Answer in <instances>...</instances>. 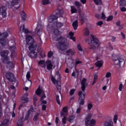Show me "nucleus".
<instances>
[{
    "label": "nucleus",
    "mask_w": 126,
    "mask_h": 126,
    "mask_svg": "<svg viewBox=\"0 0 126 126\" xmlns=\"http://www.w3.org/2000/svg\"><path fill=\"white\" fill-rule=\"evenodd\" d=\"M56 41L58 42L56 43V47L59 51L63 52L67 49V44H66V38L60 36L59 38H55Z\"/></svg>",
    "instance_id": "obj_1"
},
{
    "label": "nucleus",
    "mask_w": 126,
    "mask_h": 126,
    "mask_svg": "<svg viewBox=\"0 0 126 126\" xmlns=\"http://www.w3.org/2000/svg\"><path fill=\"white\" fill-rule=\"evenodd\" d=\"M91 40L89 42V49H90V50L95 51V49L98 48V47L100 46V41H99V39L96 38L94 35H91Z\"/></svg>",
    "instance_id": "obj_2"
},
{
    "label": "nucleus",
    "mask_w": 126,
    "mask_h": 126,
    "mask_svg": "<svg viewBox=\"0 0 126 126\" xmlns=\"http://www.w3.org/2000/svg\"><path fill=\"white\" fill-rule=\"evenodd\" d=\"M26 42L28 45H31L29 47L30 51H35L38 45L37 44H34V39H33L31 35H28L26 37Z\"/></svg>",
    "instance_id": "obj_3"
},
{
    "label": "nucleus",
    "mask_w": 126,
    "mask_h": 126,
    "mask_svg": "<svg viewBox=\"0 0 126 126\" xmlns=\"http://www.w3.org/2000/svg\"><path fill=\"white\" fill-rule=\"evenodd\" d=\"M114 64L116 65V68L124 67L125 65V60L121 57L113 59Z\"/></svg>",
    "instance_id": "obj_4"
},
{
    "label": "nucleus",
    "mask_w": 126,
    "mask_h": 126,
    "mask_svg": "<svg viewBox=\"0 0 126 126\" xmlns=\"http://www.w3.org/2000/svg\"><path fill=\"white\" fill-rule=\"evenodd\" d=\"M5 77L8 80L12 81V82H14L13 83V84L15 83V86H17L18 85V81H15V77H14V75H13L12 73H11L10 72L6 73Z\"/></svg>",
    "instance_id": "obj_5"
},
{
    "label": "nucleus",
    "mask_w": 126,
    "mask_h": 126,
    "mask_svg": "<svg viewBox=\"0 0 126 126\" xmlns=\"http://www.w3.org/2000/svg\"><path fill=\"white\" fill-rule=\"evenodd\" d=\"M7 37H8V33L7 32H5L1 34L0 33V43L2 46H5V45L8 43V40H4Z\"/></svg>",
    "instance_id": "obj_6"
},
{
    "label": "nucleus",
    "mask_w": 126,
    "mask_h": 126,
    "mask_svg": "<svg viewBox=\"0 0 126 126\" xmlns=\"http://www.w3.org/2000/svg\"><path fill=\"white\" fill-rule=\"evenodd\" d=\"M96 123L95 120H91V115H89L86 119L85 126H94Z\"/></svg>",
    "instance_id": "obj_7"
},
{
    "label": "nucleus",
    "mask_w": 126,
    "mask_h": 126,
    "mask_svg": "<svg viewBox=\"0 0 126 126\" xmlns=\"http://www.w3.org/2000/svg\"><path fill=\"white\" fill-rule=\"evenodd\" d=\"M79 103L80 105H84V100H85V93L80 91L78 92Z\"/></svg>",
    "instance_id": "obj_8"
},
{
    "label": "nucleus",
    "mask_w": 126,
    "mask_h": 126,
    "mask_svg": "<svg viewBox=\"0 0 126 126\" xmlns=\"http://www.w3.org/2000/svg\"><path fill=\"white\" fill-rule=\"evenodd\" d=\"M20 0H12L10 6L14 7L15 9H18L20 7Z\"/></svg>",
    "instance_id": "obj_9"
},
{
    "label": "nucleus",
    "mask_w": 126,
    "mask_h": 126,
    "mask_svg": "<svg viewBox=\"0 0 126 126\" xmlns=\"http://www.w3.org/2000/svg\"><path fill=\"white\" fill-rule=\"evenodd\" d=\"M35 93L38 95V96H41V94L40 101H43L44 98H46V94H45V93L44 92V91H43V90H41L39 88L36 91Z\"/></svg>",
    "instance_id": "obj_10"
},
{
    "label": "nucleus",
    "mask_w": 126,
    "mask_h": 126,
    "mask_svg": "<svg viewBox=\"0 0 126 126\" xmlns=\"http://www.w3.org/2000/svg\"><path fill=\"white\" fill-rule=\"evenodd\" d=\"M65 63L67 66H69L70 68H72V67H73V65H74V61L71 58H68L66 59Z\"/></svg>",
    "instance_id": "obj_11"
},
{
    "label": "nucleus",
    "mask_w": 126,
    "mask_h": 126,
    "mask_svg": "<svg viewBox=\"0 0 126 126\" xmlns=\"http://www.w3.org/2000/svg\"><path fill=\"white\" fill-rule=\"evenodd\" d=\"M0 14L3 18L6 16V6H2L0 8Z\"/></svg>",
    "instance_id": "obj_12"
},
{
    "label": "nucleus",
    "mask_w": 126,
    "mask_h": 126,
    "mask_svg": "<svg viewBox=\"0 0 126 126\" xmlns=\"http://www.w3.org/2000/svg\"><path fill=\"white\" fill-rule=\"evenodd\" d=\"M56 76L58 77V80H56L54 77H51V80L53 83H58V82L61 80V76H60V72L59 71L56 72Z\"/></svg>",
    "instance_id": "obj_13"
},
{
    "label": "nucleus",
    "mask_w": 126,
    "mask_h": 126,
    "mask_svg": "<svg viewBox=\"0 0 126 126\" xmlns=\"http://www.w3.org/2000/svg\"><path fill=\"white\" fill-rule=\"evenodd\" d=\"M81 89L83 92L85 90V88L87 85V83H86V79L83 78L81 81Z\"/></svg>",
    "instance_id": "obj_14"
},
{
    "label": "nucleus",
    "mask_w": 126,
    "mask_h": 126,
    "mask_svg": "<svg viewBox=\"0 0 126 126\" xmlns=\"http://www.w3.org/2000/svg\"><path fill=\"white\" fill-rule=\"evenodd\" d=\"M46 65L47 66V69L48 70H51L53 68V63H52V62L50 60L46 62Z\"/></svg>",
    "instance_id": "obj_15"
},
{
    "label": "nucleus",
    "mask_w": 126,
    "mask_h": 126,
    "mask_svg": "<svg viewBox=\"0 0 126 126\" xmlns=\"http://www.w3.org/2000/svg\"><path fill=\"white\" fill-rule=\"evenodd\" d=\"M66 53L68 54V56L70 55L71 56H74L76 54V51L74 49H70L66 51Z\"/></svg>",
    "instance_id": "obj_16"
},
{
    "label": "nucleus",
    "mask_w": 126,
    "mask_h": 126,
    "mask_svg": "<svg viewBox=\"0 0 126 126\" xmlns=\"http://www.w3.org/2000/svg\"><path fill=\"white\" fill-rule=\"evenodd\" d=\"M28 16L27 14H26L25 11H22L21 12V17L22 18V21H25V20L27 19Z\"/></svg>",
    "instance_id": "obj_17"
},
{
    "label": "nucleus",
    "mask_w": 126,
    "mask_h": 126,
    "mask_svg": "<svg viewBox=\"0 0 126 126\" xmlns=\"http://www.w3.org/2000/svg\"><path fill=\"white\" fill-rule=\"evenodd\" d=\"M114 123L112 120H109L105 121L103 124V126H114Z\"/></svg>",
    "instance_id": "obj_18"
},
{
    "label": "nucleus",
    "mask_w": 126,
    "mask_h": 126,
    "mask_svg": "<svg viewBox=\"0 0 126 126\" xmlns=\"http://www.w3.org/2000/svg\"><path fill=\"white\" fill-rule=\"evenodd\" d=\"M56 12L57 17H62L63 14V11L61 9H57Z\"/></svg>",
    "instance_id": "obj_19"
},
{
    "label": "nucleus",
    "mask_w": 126,
    "mask_h": 126,
    "mask_svg": "<svg viewBox=\"0 0 126 126\" xmlns=\"http://www.w3.org/2000/svg\"><path fill=\"white\" fill-rule=\"evenodd\" d=\"M80 17L81 18V22L82 24H83V23H84V22L87 20V18L84 14H80Z\"/></svg>",
    "instance_id": "obj_20"
},
{
    "label": "nucleus",
    "mask_w": 126,
    "mask_h": 126,
    "mask_svg": "<svg viewBox=\"0 0 126 126\" xmlns=\"http://www.w3.org/2000/svg\"><path fill=\"white\" fill-rule=\"evenodd\" d=\"M58 16H56L54 15H51L49 17V20H48V22L49 23H51L54 21V20H56L58 19Z\"/></svg>",
    "instance_id": "obj_21"
},
{
    "label": "nucleus",
    "mask_w": 126,
    "mask_h": 126,
    "mask_svg": "<svg viewBox=\"0 0 126 126\" xmlns=\"http://www.w3.org/2000/svg\"><path fill=\"white\" fill-rule=\"evenodd\" d=\"M42 29H43V27H41V26L40 25L37 26V27L35 29V32H36L37 34L39 36H41V32H40V30Z\"/></svg>",
    "instance_id": "obj_22"
},
{
    "label": "nucleus",
    "mask_w": 126,
    "mask_h": 126,
    "mask_svg": "<svg viewBox=\"0 0 126 126\" xmlns=\"http://www.w3.org/2000/svg\"><path fill=\"white\" fill-rule=\"evenodd\" d=\"M0 55L1 57H3V58H6V57L8 56V51L7 50L1 51L0 52Z\"/></svg>",
    "instance_id": "obj_23"
},
{
    "label": "nucleus",
    "mask_w": 126,
    "mask_h": 126,
    "mask_svg": "<svg viewBox=\"0 0 126 126\" xmlns=\"http://www.w3.org/2000/svg\"><path fill=\"white\" fill-rule=\"evenodd\" d=\"M29 56L30 57V58H33V59H36V58H37V52L35 51L31 52L29 54Z\"/></svg>",
    "instance_id": "obj_24"
},
{
    "label": "nucleus",
    "mask_w": 126,
    "mask_h": 126,
    "mask_svg": "<svg viewBox=\"0 0 126 126\" xmlns=\"http://www.w3.org/2000/svg\"><path fill=\"white\" fill-rule=\"evenodd\" d=\"M17 126H23V119L21 118L17 120Z\"/></svg>",
    "instance_id": "obj_25"
},
{
    "label": "nucleus",
    "mask_w": 126,
    "mask_h": 126,
    "mask_svg": "<svg viewBox=\"0 0 126 126\" xmlns=\"http://www.w3.org/2000/svg\"><path fill=\"white\" fill-rule=\"evenodd\" d=\"M72 26L74 28V30H76L77 27H78V21L76 20L72 23Z\"/></svg>",
    "instance_id": "obj_26"
},
{
    "label": "nucleus",
    "mask_w": 126,
    "mask_h": 126,
    "mask_svg": "<svg viewBox=\"0 0 126 126\" xmlns=\"http://www.w3.org/2000/svg\"><path fill=\"white\" fill-rule=\"evenodd\" d=\"M103 61H97L96 63H95V64L96 66L97 67H101L103 65Z\"/></svg>",
    "instance_id": "obj_27"
},
{
    "label": "nucleus",
    "mask_w": 126,
    "mask_h": 126,
    "mask_svg": "<svg viewBox=\"0 0 126 126\" xmlns=\"http://www.w3.org/2000/svg\"><path fill=\"white\" fill-rule=\"evenodd\" d=\"M6 66L7 68H9V69H11L13 66V63L11 62H9L7 63H6Z\"/></svg>",
    "instance_id": "obj_28"
},
{
    "label": "nucleus",
    "mask_w": 126,
    "mask_h": 126,
    "mask_svg": "<svg viewBox=\"0 0 126 126\" xmlns=\"http://www.w3.org/2000/svg\"><path fill=\"white\" fill-rule=\"evenodd\" d=\"M22 100V103H27L28 102V98L27 97H25L24 96H23L21 97Z\"/></svg>",
    "instance_id": "obj_29"
},
{
    "label": "nucleus",
    "mask_w": 126,
    "mask_h": 126,
    "mask_svg": "<svg viewBox=\"0 0 126 126\" xmlns=\"http://www.w3.org/2000/svg\"><path fill=\"white\" fill-rule=\"evenodd\" d=\"M120 5L121 6H126V1L125 0H120Z\"/></svg>",
    "instance_id": "obj_30"
},
{
    "label": "nucleus",
    "mask_w": 126,
    "mask_h": 126,
    "mask_svg": "<svg viewBox=\"0 0 126 126\" xmlns=\"http://www.w3.org/2000/svg\"><path fill=\"white\" fill-rule=\"evenodd\" d=\"M71 13H76L77 12V9L75 8L74 6H71Z\"/></svg>",
    "instance_id": "obj_31"
},
{
    "label": "nucleus",
    "mask_w": 126,
    "mask_h": 126,
    "mask_svg": "<svg viewBox=\"0 0 126 126\" xmlns=\"http://www.w3.org/2000/svg\"><path fill=\"white\" fill-rule=\"evenodd\" d=\"M94 81L92 85H94V84L96 83V81H97V79H98V76H97V74H96L94 75Z\"/></svg>",
    "instance_id": "obj_32"
},
{
    "label": "nucleus",
    "mask_w": 126,
    "mask_h": 126,
    "mask_svg": "<svg viewBox=\"0 0 126 126\" xmlns=\"http://www.w3.org/2000/svg\"><path fill=\"white\" fill-rule=\"evenodd\" d=\"M42 3L43 5H47V4H50L51 2H50V0H42Z\"/></svg>",
    "instance_id": "obj_33"
},
{
    "label": "nucleus",
    "mask_w": 126,
    "mask_h": 126,
    "mask_svg": "<svg viewBox=\"0 0 126 126\" xmlns=\"http://www.w3.org/2000/svg\"><path fill=\"white\" fill-rule=\"evenodd\" d=\"M84 30L85 36H89V33H90L89 32V29L88 28H86Z\"/></svg>",
    "instance_id": "obj_34"
},
{
    "label": "nucleus",
    "mask_w": 126,
    "mask_h": 126,
    "mask_svg": "<svg viewBox=\"0 0 126 126\" xmlns=\"http://www.w3.org/2000/svg\"><path fill=\"white\" fill-rule=\"evenodd\" d=\"M24 30H25V26L24 25H22L20 28V33H23L24 32Z\"/></svg>",
    "instance_id": "obj_35"
},
{
    "label": "nucleus",
    "mask_w": 126,
    "mask_h": 126,
    "mask_svg": "<svg viewBox=\"0 0 126 126\" xmlns=\"http://www.w3.org/2000/svg\"><path fill=\"white\" fill-rule=\"evenodd\" d=\"M94 1L96 5L98 4H102V1L101 0H94Z\"/></svg>",
    "instance_id": "obj_36"
},
{
    "label": "nucleus",
    "mask_w": 126,
    "mask_h": 126,
    "mask_svg": "<svg viewBox=\"0 0 126 126\" xmlns=\"http://www.w3.org/2000/svg\"><path fill=\"white\" fill-rule=\"evenodd\" d=\"M75 5H76V6L78 8V9H79V7H80V6H81V3H80L78 1H76V2H75Z\"/></svg>",
    "instance_id": "obj_37"
},
{
    "label": "nucleus",
    "mask_w": 126,
    "mask_h": 126,
    "mask_svg": "<svg viewBox=\"0 0 126 126\" xmlns=\"http://www.w3.org/2000/svg\"><path fill=\"white\" fill-rule=\"evenodd\" d=\"M63 26V24L61 22H57L56 23V27H58V28H60V27Z\"/></svg>",
    "instance_id": "obj_38"
},
{
    "label": "nucleus",
    "mask_w": 126,
    "mask_h": 126,
    "mask_svg": "<svg viewBox=\"0 0 126 126\" xmlns=\"http://www.w3.org/2000/svg\"><path fill=\"white\" fill-rule=\"evenodd\" d=\"M77 71L76 73L73 72L72 73V76H74V77H78V74L79 73V71Z\"/></svg>",
    "instance_id": "obj_39"
},
{
    "label": "nucleus",
    "mask_w": 126,
    "mask_h": 126,
    "mask_svg": "<svg viewBox=\"0 0 126 126\" xmlns=\"http://www.w3.org/2000/svg\"><path fill=\"white\" fill-rule=\"evenodd\" d=\"M74 116H70L68 118V121L69 122V123H71V122L73 121V120H74Z\"/></svg>",
    "instance_id": "obj_40"
},
{
    "label": "nucleus",
    "mask_w": 126,
    "mask_h": 126,
    "mask_svg": "<svg viewBox=\"0 0 126 126\" xmlns=\"http://www.w3.org/2000/svg\"><path fill=\"white\" fill-rule=\"evenodd\" d=\"M33 112H34V108H33V106H31L30 109L27 112V113L30 114L32 113H33Z\"/></svg>",
    "instance_id": "obj_41"
},
{
    "label": "nucleus",
    "mask_w": 126,
    "mask_h": 126,
    "mask_svg": "<svg viewBox=\"0 0 126 126\" xmlns=\"http://www.w3.org/2000/svg\"><path fill=\"white\" fill-rule=\"evenodd\" d=\"M54 33L55 35H59V34H61V32L59 31V30L58 29H55L54 30Z\"/></svg>",
    "instance_id": "obj_42"
},
{
    "label": "nucleus",
    "mask_w": 126,
    "mask_h": 126,
    "mask_svg": "<svg viewBox=\"0 0 126 126\" xmlns=\"http://www.w3.org/2000/svg\"><path fill=\"white\" fill-rule=\"evenodd\" d=\"M31 84H32V82L30 80H28L26 83V86H31Z\"/></svg>",
    "instance_id": "obj_43"
},
{
    "label": "nucleus",
    "mask_w": 126,
    "mask_h": 126,
    "mask_svg": "<svg viewBox=\"0 0 126 126\" xmlns=\"http://www.w3.org/2000/svg\"><path fill=\"white\" fill-rule=\"evenodd\" d=\"M56 101L59 105L61 104V101H60V96L59 95H56Z\"/></svg>",
    "instance_id": "obj_44"
},
{
    "label": "nucleus",
    "mask_w": 126,
    "mask_h": 126,
    "mask_svg": "<svg viewBox=\"0 0 126 126\" xmlns=\"http://www.w3.org/2000/svg\"><path fill=\"white\" fill-rule=\"evenodd\" d=\"M9 123V120L7 119L4 120L3 122V124L6 125V126H7V125H8Z\"/></svg>",
    "instance_id": "obj_45"
},
{
    "label": "nucleus",
    "mask_w": 126,
    "mask_h": 126,
    "mask_svg": "<svg viewBox=\"0 0 126 126\" xmlns=\"http://www.w3.org/2000/svg\"><path fill=\"white\" fill-rule=\"evenodd\" d=\"M39 113H37V114H36L34 118H33V121L34 122H36V121H37V120H38V117H39Z\"/></svg>",
    "instance_id": "obj_46"
},
{
    "label": "nucleus",
    "mask_w": 126,
    "mask_h": 126,
    "mask_svg": "<svg viewBox=\"0 0 126 126\" xmlns=\"http://www.w3.org/2000/svg\"><path fill=\"white\" fill-rule=\"evenodd\" d=\"M117 121H118V116L115 115L113 118V122L115 124H117Z\"/></svg>",
    "instance_id": "obj_47"
},
{
    "label": "nucleus",
    "mask_w": 126,
    "mask_h": 126,
    "mask_svg": "<svg viewBox=\"0 0 126 126\" xmlns=\"http://www.w3.org/2000/svg\"><path fill=\"white\" fill-rule=\"evenodd\" d=\"M30 117V114L28 113V112H27V114L25 116V120H26V121L29 120V117Z\"/></svg>",
    "instance_id": "obj_48"
},
{
    "label": "nucleus",
    "mask_w": 126,
    "mask_h": 126,
    "mask_svg": "<svg viewBox=\"0 0 126 126\" xmlns=\"http://www.w3.org/2000/svg\"><path fill=\"white\" fill-rule=\"evenodd\" d=\"M77 49L79 51H80V52H82V47H81V45L80 44L77 45Z\"/></svg>",
    "instance_id": "obj_49"
},
{
    "label": "nucleus",
    "mask_w": 126,
    "mask_h": 126,
    "mask_svg": "<svg viewBox=\"0 0 126 126\" xmlns=\"http://www.w3.org/2000/svg\"><path fill=\"white\" fill-rule=\"evenodd\" d=\"M113 16H109L107 19V21H112V20H113Z\"/></svg>",
    "instance_id": "obj_50"
},
{
    "label": "nucleus",
    "mask_w": 126,
    "mask_h": 126,
    "mask_svg": "<svg viewBox=\"0 0 126 126\" xmlns=\"http://www.w3.org/2000/svg\"><path fill=\"white\" fill-rule=\"evenodd\" d=\"M92 107H93V105H92V104L89 103L88 104V110H91V109H92Z\"/></svg>",
    "instance_id": "obj_51"
},
{
    "label": "nucleus",
    "mask_w": 126,
    "mask_h": 126,
    "mask_svg": "<svg viewBox=\"0 0 126 126\" xmlns=\"http://www.w3.org/2000/svg\"><path fill=\"white\" fill-rule=\"evenodd\" d=\"M62 123H63V125H65V124H66V117H64L63 118Z\"/></svg>",
    "instance_id": "obj_52"
},
{
    "label": "nucleus",
    "mask_w": 126,
    "mask_h": 126,
    "mask_svg": "<svg viewBox=\"0 0 126 126\" xmlns=\"http://www.w3.org/2000/svg\"><path fill=\"white\" fill-rule=\"evenodd\" d=\"M26 77L28 80H30L29 78L31 77L30 72H28L26 75Z\"/></svg>",
    "instance_id": "obj_53"
},
{
    "label": "nucleus",
    "mask_w": 126,
    "mask_h": 126,
    "mask_svg": "<svg viewBox=\"0 0 126 126\" xmlns=\"http://www.w3.org/2000/svg\"><path fill=\"white\" fill-rule=\"evenodd\" d=\"M101 18L102 19H106V16L105 15V14L103 12H102L101 13Z\"/></svg>",
    "instance_id": "obj_54"
},
{
    "label": "nucleus",
    "mask_w": 126,
    "mask_h": 126,
    "mask_svg": "<svg viewBox=\"0 0 126 126\" xmlns=\"http://www.w3.org/2000/svg\"><path fill=\"white\" fill-rule=\"evenodd\" d=\"M52 56H53V52H52V51L49 52L48 54V58H52Z\"/></svg>",
    "instance_id": "obj_55"
},
{
    "label": "nucleus",
    "mask_w": 126,
    "mask_h": 126,
    "mask_svg": "<svg viewBox=\"0 0 126 126\" xmlns=\"http://www.w3.org/2000/svg\"><path fill=\"white\" fill-rule=\"evenodd\" d=\"M80 63H82V62H81V61H76V62L75 63V67H76V65H77V64H79Z\"/></svg>",
    "instance_id": "obj_56"
},
{
    "label": "nucleus",
    "mask_w": 126,
    "mask_h": 126,
    "mask_svg": "<svg viewBox=\"0 0 126 126\" xmlns=\"http://www.w3.org/2000/svg\"><path fill=\"white\" fill-rule=\"evenodd\" d=\"M74 92H75V90L74 89H72L70 91V95H72L74 94Z\"/></svg>",
    "instance_id": "obj_57"
},
{
    "label": "nucleus",
    "mask_w": 126,
    "mask_h": 126,
    "mask_svg": "<svg viewBox=\"0 0 126 126\" xmlns=\"http://www.w3.org/2000/svg\"><path fill=\"white\" fill-rule=\"evenodd\" d=\"M57 88L58 91H59V93H61V86L60 85H57Z\"/></svg>",
    "instance_id": "obj_58"
},
{
    "label": "nucleus",
    "mask_w": 126,
    "mask_h": 126,
    "mask_svg": "<svg viewBox=\"0 0 126 126\" xmlns=\"http://www.w3.org/2000/svg\"><path fill=\"white\" fill-rule=\"evenodd\" d=\"M123 88H124V86L122 84H121L119 85V91H122V90L123 89Z\"/></svg>",
    "instance_id": "obj_59"
},
{
    "label": "nucleus",
    "mask_w": 126,
    "mask_h": 126,
    "mask_svg": "<svg viewBox=\"0 0 126 126\" xmlns=\"http://www.w3.org/2000/svg\"><path fill=\"white\" fill-rule=\"evenodd\" d=\"M111 76V72H107L105 75V77L109 78Z\"/></svg>",
    "instance_id": "obj_60"
},
{
    "label": "nucleus",
    "mask_w": 126,
    "mask_h": 126,
    "mask_svg": "<svg viewBox=\"0 0 126 126\" xmlns=\"http://www.w3.org/2000/svg\"><path fill=\"white\" fill-rule=\"evenodd\" d=\"M15 48H16L15 46H13L10 47V51H14V50H15Z\"/></svg>",
    "instance_id": "obj_61"
},
{
    "label": "nucleus",
    "mask_w": 126,
    "mask_h": 126,
    "mask_svg": "<svg viewBox=\"0 0 126 126\" xmlns=\"http://www.w3.org/2000/svg\"><path fill=\"white\" fill-rule=\"evenodd\" d=\"M63 113H67V108L63 107Z\"/></svg>",
    "instance_id": "obj_62"
},
{
    "label": "nucleus",
    "mask_w": 126,
    "mask_h": 126,
    "mask_svg": "<svg viewBox=\"0 0 126 126\" xmlns=\"http://www.w3.org/2000/svg\"><path fill=\"white\" fill-rule=\"evenodd\" d=\"M102 24H103V22L102 21H99V22H98L96 23V25L99 26H100V25H102Z\"/></svg>",
    "instance_id": "obj_63"
},
{
    "label": "nucleus",
    "mask_w": 126,
    "mask_h": 126,
    "mask_svg": "<svg viewBox=\"0 0 126 126\" xmlns=\"http://www.w3.org/2000/svg\"><path fill=\"white\" fill-rule=\"evenodd\" d=\"M120 9H121V11H122V12L126 11V8L125 7L120 8Z\"/></svg>",
    "instance_id": "obj_64"
}]
</instances>
